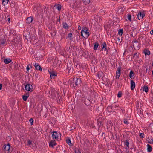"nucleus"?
<instances>
[{"label":"nucleus","instance_id":"nucleus-58","mask_svg":"<svg viewBox=\"0 0 153 153\" xmlns=\"http://www.w3.org/2000/svg\"><path fill=\"white\" fill-rule=\"evenodd\" d=\"M100 125H101V123H102V122H100Z\"/></svg>","mask_w":153,"mask_h":153},{"label":"nucleus","instance_id":"nucleus-63","mask_svg":"<svg viewBox=\"0 0 153 153\" xmlns=\"http://www.w3.org/2000/svg\"><path fill=\"white\" fill-rule=\"evenodd\" d=\"M136 54H137V53H136V54H134V55H136Z\"/></svg>","mask_w":153,"mask_h":153},{"label":"nucleus","instance_id":"nucleus-38","mask_svg":"<svg viewBox=\"0 0 153 153\" xmlns=\"http://www.w3.org/2000/svg\"><path fill=\"white\" fill-rule=\"evenodd\" d=\"M122 95V93L121 91H119L118 94L117 96L118 97H121Z\"/></svg>","mask_w":153,"mask_h":153},{"label":"nucleus","instance_id":"nucleus-46","mask_svg":"<svg viewBox=\"0 0 153 153\" xmlns=\"http://www.w3.org/2000/svg\"><path fill=\"white\" fill-rule=\"evenodd\" d=\"M133 42H134V43L137 44L138 43V42L137 40H135L134 41H133Z\"/></svg>","mask_w":153,"mask_h":153},{"label":"nucleus","instance_id":"nucleus-26","mask_svg":"<svg viewBox=\"0 0 153 153\" xmlns=\"http://www.w3.org/2000/svg\"><path fill=\"white\" fill-rule=\"evenodd\" d=\"M149 90V88L147 86H144L143 87V91H145L146 92H148Z\"/></svg>","mask_w":153,"mask_h":153},{"label":"nucleus","instance_id":"nucleus-50","mask_svg":"<svg viewBox=\"0 0 153 153\" xmlns=\"http://www.w3.org/2000/svg\"><path fill=\"white\" fill-rule=\"evenodd\" d=\"M81 29V27L79 26L78 27V30H80Z\"/></svg>","mask_w":153,"mask_h":153},{"label":"nucleus","instance_id":"nucleus-6","mask_svg":"<svg viewBox=\"0 0 153 153\" xmlns=\"http://www.w3.org/2000/svg\"><path fill=\"white\" fill-rule=\"evenodd\" d=\"M101 47H102V50H104L106 51V53L107 54L108 53V50L107 49V45L106 43L104 42L103 43L101 44Z\"/></svg>","mask_w":153,"mask_h":153},{"label":"nucleus","instance_id":"nucleus-1","mask_svg":"<svg viewBox=\"0 0 153 153\" xmlns=\"http://www.w3.org/2000/svg\"><path fill=\"white\" fill-rule=\"evenodd\" d=\"M83 33H84L85 34L86 38H88L89 36L88 29L86 27H85L83 28L81 32V35L82 37H85L83 36Z\"/></svg>","mask_w":153,"mask_h":153},{"label":"nucleus","instance_id":"nucleus-3","mask_svg":"<svg viewBox=\"0 0 153 153\" xmlns=\"http://www.w3.org/2000/svg\"><path fill=\"white\" fill-rule=\"evenodd\" d=\"M25 87V90L31 92L33 90V86L29 84L26 85Z\"/></svg>","mask_w":153,"mask_h":153},{"label":"nucleus","instance_id":"nucleus-54","mask_svg":"<svg viewBox=\"0 0 153 153\" xmlns=\"http://www.w3.org/2000/svg\"><path fill=\"white\" fill-rule=\"evenodd\" d=\"M40 11H41L42 13L43 12V9H42V8H41V9L39 10Z\"/></svg>","mask_w":153,"mask_h":153},{"label":"nucleus","instance_id":"nucleus-34","mask_svg":"<svg viewBox=\"0 0 153 153\" xmlns=\"http://www.w3.org/2000/svg\"><path fill=\"white\" fill-rule=\"evenodd\" d=\"M116 74H119L120 75V69H118L116 71Z\"/></svg>","mask_w":153,"mask_h":153},{"label":"nucleus","instance_id":"nucleus-55","mask_svg":"<svg viewBox=\"0 0 153 153\" xmlns=\"http://www.w3.org/2000/svg\"><path fill=\"white\" fill-rule=\"evenodd\" d=\"M7 19L8 20V22H10V18H9Z\"/></svg>","mask_w":153,"mask_h":153},{"label":"nucleus","instance_id":"nucleus-52","mask_svg":"<svg viewBox=\"0 0 153 153\" xmlns=\"http://www.w3.org/2000/svg\"><path fill=\"white\" fill-rule=\"evenodd\" d=\"M150 33L151 34H153V30H151Z\"/></svg>","mask_w":153,"mask_h":153},{"label":"nucleus","instance_id":"nucleus-41","mask_svg":"<svg viewBox=\"0 0 153 153\" xmlns=\"http://www.w3.org/2000/svg\"><path fill=\"white\" fill-rule=\"evenodd\" d=\"M149 143L150 144H153V139H151V140H150L149 139Z\"/></svg>","mask_w":153,"mask_h":153},{"label":"nucleus","instance_id":"nucleus-18","mask_svg":"<svg viewBox=\"0 0 153 153\" xmlns=\"http://www.w3.org/2000/svg\"><path fill=\"white\" fill-rule=\"evenodd\" d=\"M29 96V94L28 93H27L26 95H23L22 98L23 100L26 101Z\"/></svg>","mask_w":153,"mask_h":153},{"label":"nucleus","instance_id":"nucleus-17","mask_svg":"<svg viewBox=\"0 0 153 153\" xmlns=\"http://www.w3.org/2000/svg\"><path fill=\"white\" fill-rule=\"evenodd\" d=\"M4 149L6 151H8L10 149V145L9 144H8L6 145H4Z\"/></svg>","mask_w":153,"mask_h":153},{"label":"nucleus","instance_id":"nucleus-28","mask_svg":"<svg viewBox=\"0 0 153 153\" xmlns=\"http://www.w3.org/2000/svg\"><path fill=\"white\" fill-rule=\"evenodd\" d=\"M82 1L85 4H88L90 3V0H82Z\"/></svg>","mask_w":153,"mask_h":153},{"label":"nucleus","instance_id":"nucleus-15","mask_svg":"<svg viewBox=\"0 0 153 153\" xmlns=\"http://www.w3.org/2000/svg\"><path fill=\"white\" fill-rule=\"evenodd\" d=\"M0 42L1 45H4L5 44L6 42V39L5 37H1L0 39Z\"/></svg>","mask_w":153,"mask_h":153},{"label":"nucleus","instance_id":"nucleus-57","mask_svg":"<svg viewBox=\"0 0 153 153\" xmlns=\"http://www.w3.org/2000/svg\"><path fill=\"white\" fill-rule=\"evenodd\" d=\"M98 76L99 78H100V77H99V74H98Z\"/></svg>","mask_w":153,"mask_h":153},{"label":"nucleus","instance_id":"nucleus-13","mask_svg":"<svg viewBox=\"0 0 153 153\" xmlns=\"http://www.w3.org/2000/svg\"><path fill=\"white\" fill-rule=\"evenodd\" d=\"M33 19V18L32 17H28L26 20V23L30 24L32 22Z\"/></svg>","mask_w":153,"mask_h":153},{"label":"nucleus","instance_id":"nucleus-27","mask_svg":"<svg viewBox=\"0 0 153 153\" xmlns=\"http://www.w3.org/2000/svg\"><path fill=\"white\" fill-rule=\"evenodd\" d=\"M63 27L65 29H68V26L67 24L66 23H64L63 24Z\"/></svg>","mask_w":153,"mask_h":153},{"label":"nucleus","instance_id":"nucleus-25","mask_svg":"<svg viewBox=\"0 0 153 153\" xmlns=\"http://www.w3.org/2000/svg\"><path fill=\"white\" fill-rule=\"evenodd\" d=\"M99 44L97 42H96L95 43L94 47V50H96L97 49L98 47V46Z\"/></svg>","mask_w":153,"mask_h":153},{"label":"nucleus","instance_id":"nucleus-33","mask_svg":"<svg viewBox=\"0 0 153 153\" xmlns=\"http://www.w3.org/2000/svg\"><path fill=\"white\" fill-rule=\"evenodd\" d=\"M74 65H75V67L76 68H80V65L79 64L77 63H74Z\"/></svg>","mask_w":153,"mask_h":153},{"label":"nucleus","instance_id":"nucleus-39","mask_svg":"<svg viewBox=\"0 0 153 153\" xmlns=\"http://www.w3.org/2000/svg\"><path fill=\"white\" fill-rule=\"evenodd\" d=\"M33 118H30L29 120V121L30 122L31 125L33 124Z\"/></svg>","mask_w":153,"mask_h":153},{"label":"nucleus","instance_id":"nucleus-4","mask_svg":"<svg viewBox=\"0 0 153 153\" xmlns=\"http://www.w3.org/2000/svg\"><path fill=\"white\" fill-rule=\"evenodd\" d=\"M74 82L75 85L76 86H78L80 85L81 83V81L80 79L77 78V77L74 78Z\"/></svg>","mask_w":153,"mask_h":153},{"label":"nucleus","instance_id":"nucleus-35","mask_svg":"<svg viewBox=\"0 0 153 153\" xmlns=\"http://www.w3.org/2000/svg\"><path fill=\"white\" fill-rule=\"evenodd\" d=\"M57 8L59 11L61 9V5L58 4L57 6Z\"/></svg>","mask_w":153,"mask_h":153},{"label":"nucleus","instance_id":"nucleus-61","mask_svg":"<svg viewBox=\"0 0 153 153\" xmlns=\"http://www.w3.org/2000/svg\"><path fill=\"white\" fill-rule=\"evenodd\" d=\"M136 54H137V53H136V54H134V55H136Z\"/></svg>","mask_w":153,"mask_h":153},{"label":"nucleus","instance_id":"nucleus-7","mask_svg":"<svg viewBox=\"0 0 153 153\" xmlns=\"http://www.w3.org/2000/svg\"><path fill=\"white\" fill-rule=\"evenodd\" d=\"M74 78L73 79H72L71 80H70V85L71 87H72L74 89H76V85H75V82H74Z\"/></svg>","mask_w":153,"mask_h":153},{"label":"nucleus","instance_id":"nucleus-16","mask_svg":"<svg viewBox=\"0 0 153 153\" xmlns=\"http://www.w3.org/2000/svg\"><path fill=\"white\" fill-rule=\"evenodd\" d=\"M56 145V143L54 141H51L49 143V146L52 148L53 147Z\"/></svg>","mask_w":153,"mask_h":153},{"label":"nucleus","instance_id":"nucleus-30","mask_svg":"<svg viewBox=\"0 0 153 153\" xmlns=\"http://www.w3.org/2000/svg\"><path fill=\"white\" fill-rule=\"evenodd\" d=\"M124 143L125 145H126L128 147V148L129 145V143L128 141L127 140H126L124 142Z\"/></svg>","mask_w":153,"mask_h":153},{"label":"nucleus","instance_id":"nucleus-11","mask_svg":"<svg viewBox=\"0 0 153 153\" xmlns=\"http://www.w3.org/2000/svg\"><path fill=\"white\" fill-rule=\"evenodd\" d=\"M41 9V7H36L35 6L33 8V10L35 11L37 10V12L38 14H41L42 12L40 11L39 10Z\"/></svg>","mask_w":153,"mask_h":153},{"label":"nucleus","instance_id":"nucleus-59","mask_svg":"<svg viewBox=\"0 0 153 153\" xmlns=\"http://www.w3.org/2000/svg\"><path fill=\"white\" fill-rule=\"evenodd\" d=\"M152 75L153 76V70L152 71Z\"/></svg>","mask_w":153,"mask_h":153},{"label":"nucleus","instance_id":"nucleus-47","mask_svg":"<svg viewBox=\"0 0 153 153\" xmlns=\"http://www.w3.org/2000/svg\"><path fill=\"white\" fill-rule=\"evenodd\" d=\"M117 40H116L117 42H120V39L118 37L117 38Z\"/></svg>","mask_w":153,"mask_h":153},{"label":"nucleus","instance_id":"nucleus-51","mask_svg":"<svg viewBox=\"0 0 153 153\" xmlns=\"http://www.w3.org/2000/svg\"><path fill=\"white\" fill-rule=\"evenodd\" d=\"M2 88V84H0V90Z\"/></svg>","mask_w":153,"mask_h":153},{"label":"nucleus","instance_id":"nucleus-62","mask_svg":"<svg viewBox=\"0 0 153 153\" xmlns=\"http://www.w3.org/2000/svg\"><path fill=\"white\" fill-rule=\"evenodd\" d=\"M136 54H137V53H136V54H134V55H136Z\"/></svg>","mask_w":153,"mask_h":153},{"label":"nucleus","instance_id":"nucleus-48","mask_svg":"<svg viewBox=\"0 0 153 153\" xmlns=\"http://www.w3.org/2000/svg\"><path fill=\"white\" fill-rule=\"evenodd\" d=\"M120 75H119V74H116V78H117L118 79L119 78V77L120 76Z\"/></svg>","mask_w":153,"mask_h":153},{"label":"nucleus","instance_id":"nucleus-14","mask_svg":"<svg viewBox=\"0 0 153 153\" xmlns=\"http://www.w3.org/2000/svg\"><path fill=\"white\" fill-rule=\"evenodd\" d=\"M49 74H50V77L51 79L54 78L56 76V74L53 71L49 72Z\"/></svg>","mask_w":153,"mask_h":153},{"label":"nucleus","instance_id":"nucleus-56","mask_svg":"<svg viewBox=\"0 0 153 153\" xmlns=\"http://www.w3.org/2000/svg\"><path fill=\"white\" fill-rule=\"evenodd\" d=\"M57 21H59V22H60V19H59V18L57 20Z\"/></svg>","mask_w":153,"mask_h":153},{"label":"nucleus","instance_id":"nucleus-8","mask_svg":"<svg viewBox=\"0 0 153 153\" xmlns=\"http://www.w3.org/2000/svg\"><path fill=\"white\" fill-rule=\"evenodd\" d=\"M82 99V100L84 101V103L86 105H90V101L88 99L83 97Z\"/></svg>","mask_w":153,"mask_h":153},{"label":"nucleus","instance_id":"nucleus-5","mask_svg":"<svg viewBox=\"0 0 153 153\" xmlns=\"http://www.w3.org/2000/svg\"><path fill=\"white\" fill-rule=\"evenodd\" d=\"M58 134L56 131L53 132L52 134V137L53 139H55L56 140H57L58 138Z\"/></svg>","mask_w":153,"mask_h":153},{"label":"nucleus","instance_id":"nucleus-36","mask_svg":"<svg viewBox=\"0 0 153 153\" xmlns=\"http://www.w3.org/2000/svg\"><path fill=\"white\" fill-rule=\"evenodd\" d=\"M72 33H69L68 36H67V37L68 38H70V40H71V38L72 37Z\"/></svg>","mask_w":153,"mask_h":153},{"label":"nucleus","instance_id":"nucleus-37","mask_svg":"<svg viewBox=\"0 0 153 153\" xmlns=\"http://www.w3.org/2000/svg\"><path fill=\"white\" fill-rule=\"evenodd\" d=\"M124 123L125 124L127 125L129 123V122L126 119H124Z\"/></svg>","mask_w":153,"mask_h":153},{"label":"nucleus","instance_id":"nucleus-49","mask_svg":"<svg viewBox=\"0 0 153 153\" xmlns=\"http://www.w3.org/2000/svg\"><path fill=\"white\" fill-rule=\"evenodd\" d=\"M26 69H27V71H28L29 69H30V68H29V66L28 65H27V68H26Z\"/></svg>","mask_w":153,"mask_h":153},{"label":"nucleus","instance_id":"nucleus-9","mask_svg":"<svg viewBox=\"0 0 153 153\" xmlns=\"http://www.w3.org/2000/svg\"><path fill=\"white\" fill-rule=\"evenodd\" d=\"M144 16V14L142 13L141 12L138 13L137 17L139 20L142 19Z\"/></svg>","mask_w":153,"mask_h":153},{"label":"nucleus","instance_id":"nucleus-10","mask_svg":"<svg viewBox=\"0 0 153 153\" xmlns=\"http://www.w3.org/2000/svg\"><path fill=\"white\" fill-rule=\"evenodd\" d=\"M135 84L133 80L131 81V90H133L135 87Z\"/></svg>","mask_w":153,"mask_h":153},{"label":"nucleus","instance_id":"nucleus-42","mask_svg":"<svg viewBox=\"0 0 153 153\" xmlns=\"http://www.w3.org/2000/svg\"><path fill=\"white\" fill-rule=\"evenodd\" d=\"M69 73H72L73 72V68H70V69H69V70L68 71Z\"/></svg>","mask_w":153,"mask_h":153},{"label":"nucleus","instance_id":"nucleus-53","mask_svg":"<svg viewBox=\"0 0 153 153\" xmlns=\"http://www.w3.org/2000/svg\"><path fill=\"white\" fill-rule=\"evenodd\" d=\"M70 68H71V67H68V66H67V69H68V71L69 70V69H70Z\"/></svg>","mask_w":153,"mask_h":153},{"label":"nucleus","instance_id":"nucleus-12","mask_svg":"<svg viewBox=\"0 0 153 153\" xmlns=\"http://www.w3.org/2000/svg\"><path fill=\"white\" fill-rule=\"evenodd\" d=\"M34 65L35 67V68L36 70H40L41 71H42V68L41 67L40 65L38 63H35Z\"/></svg>","mask_w":153,"mask_h":153},{"label":"nucleus","instance_id":"nucleus-44","mask_svg":"<svg viewBox=\"0 0 153 153\" xmlns=\"http://www.w3.org/2000/svg\"><path fill=\"white\" fill-rule=\"evenodd\" d=\"M138 43L137 44H135V43H134V44H133V46L134 47V46H135V48H136V47L137 46L138 47Z\"/></svg>","mask_w":153,"mask_h":153},{"label":"nucleus","instance_id":"nucleus-24","mask_svg":"<svg viewBox=\"0 0 153 153\" xmlns=\"http://www.w3.org/2000/svg\"><path fill=\"white\" fill-rule=\"evenodd\" d=\"M144 53L145 55H149L150 54V52L149 51L145 49L144 51Z\"/></svg>","mask_w":153,"mask_h":153},{"label":"nucleus","instance_id":"nucleus-29","mask_svg":"<svg viewBox=\"0 0 153 153\" xmlns=\"http://www.w3.org/2000/svg\"><path fill=\"white\" fill-rule=\"evenodd\" d=\"M123 30L122 29H120L118 31V34L121 36L123 34Z\"/></svg>","mask_w":153,"mask_h":153},{"label":"nucleus","instance_id":"nucleus-31","mask_svg":"<svg viewBox=\"0 0 153 153\" xmlns=\"http://www.w3.org/2000/svg\"><path fill=\"white\" fill-rule=\"evenodd\" d=\"M127 18L130 21H131V14H128L127 16Z\"/></svg>","mask_w":153,"mask_h":153},{"label":"nucleus","instance_id":"nucleus-45","mask_svg":"<svg viewBox=\"0 0 153 153\" xmlns=\"http://www.w3.org/2000/svg\"><path fill=\"white\" fill-rule=\"evenodd\" d=\"M31 143L32 141L30 140H28V143L29 145H30L31 144Z\"/></svg>","mask_w":153,"mask_h":153},{"label":"nucleus","instance_id":"nucleus-32","mask_svg":"<svg viewBox=\"0 0 153 153\" xmlns=\"http://www.w3.org/2000/svg\"><path fill=\"white\" fill-rule=\"evenodd\" d=\"M75 153H81V152L79 150V149L75 148L74 150Z\"/></svg>","mask_w":153,"mask_h":153},{"label":"nucleus","instance_id":"nucleus-22","mask_svg":"<svg viewBox=\"0 0 153 153\" xmlns=\"http://www.w3.org/2000/svg\"><path fill=\"white\" fill-rule=\"evenodd\" d=\"M9 1V0H3L2 2V4L4 6L7 5Z\"/></svg>","mask_w":153,"mask_h":153},{"label":"nucleus","instance_id":"nucleus-23","mask_svg":"<svg viewBox=\"0 0 153 153\" xmlns=\"http://www.w3.org/2000/svg\"><path fill=\"white\" fill-rule=\"evenodd\" d=\"M147 146V151L149 152H151L152 151V147L149 144H148Z\"/></svg>","mask_w":153,"mask_h":153},{"label":"nucleus","instance_id":"nucleus-20","mask_svg":"<svg viewBox=\"0 0 153 153\" xmlns=\"http://www.w3.org/2000/svg\"><path fill=\"white\" fill-rule=\"evenodd\" d=\"M134 76V72L132 71H131L130 72L129 76L131 79H134L133 76Z\"/></svg>","mask_w":153,"mask_h":153},{"label":"nucleus","instance_id":"nucleus-21","mask_svg":"<svg viewBox=\"0 0 153 153\" xmlns=\"http://www.w3.org/2000/svg\"><path fill=\"white\" fill-rule=\"evenodd\" d=\"M66 141L67 144L71 146L72 145V143H71L70 139L69 138H68L67 139H66Z\"/></svg>","mask_w":153,"mask_h":153},{"label":"nucleus","instance_id":"nucleus-60","mask_svg":"<svg viewBox=\"0 0 153 153\" xmlns=\"http://www.w3.org/2000/svg\"><path fill=\"white\" fill-rule=\"evenodd\" d=\"M147 70H148V69H147V68H146V72H147Z\"/></svg>","mask_w":153,"mask_h":153},{"label":"nucleus","instance_id":"nucleus-19","mask_svg":"<svg viewBox=\"0 0 153 153\" xmlns=\"http://www.w3.org/2000/svg\"><path fill=\"white\" fill-rule=\"evenodd\" d=\"M11 60L10 59L6 58L4 59V62L6 64H8L11 62Z\"/></svg>","mask_w":153,"mask_h":153},{"label":"nucleus","instance_id":"nucleus-40","mask_svg":"<svg viewBox=\"0 0 153 153\" xmlns=\"http://www.w3.org/2000/svg\"><path fill=\"white\" fill-rule=\"evenodd\" d=\"M140 137L142 138H143L144 137V134L143 133H141L140 135Z\"/></svg>","mask_w":153,"mask_h":153},{"label":"nucleus","instance_id":"nucleus-2","mask_svg":"<svg viewBox=\"0 0 153 153\" xmlns=\"http://www.w3.org/2000/svg\"><path fill=\"white\" fill-rule=\"evenodd\" d=\"M51 97L53 99H56L58 97V93L57 92L54 90L51 91Z\"/></svg>","mask_w":153,"mask_h":153},{"label":"nucleus","instance_id":"nucleus-43","mask_svg":"<svg viewBox=\"0 0 153 153\" xmlns=\"http://www.w3.org/2000/svg\"><path fill=\"white\" fill-rule=\"evenodd\" d=\"M27 36L29 37L30 36V35L29 34H27V35H25V37L26 39L27 40Z\"/></svg>","mask_w":153,"mask_h":153}]
</instances>
